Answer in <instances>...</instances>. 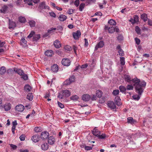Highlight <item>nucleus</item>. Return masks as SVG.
<instances>
[{
	"label": "nucleus",
	"instance_id": "nucleus-64",
	"mask_svg": "<svg viewBox=\"0 0 152 152\" xmlns=\"http://www.w3.org/2000/svg\"><path fill=\"white\" fill-rule=\"evenodd\" d=\"M91 99L92 101L96 100L97 99V97L95 95H94L91 97Z\"/></svg>",
	"mask_w": 152,
	"mask_h": 152
},
{
	"label": "nucleus",
	"instance_id": "nucleus-2",
	"mask_svg": "<svg viewBox=\"0 0 152 152\" xmlns=\"http://www.w3.org/2000/svg\"><path fill=\"white\" fill-rule=\"evenodd\" d=\"M49 134L46 131H44L42 132L41 134V139L43 140L47 139L49 136Z\"/></svg>",
	"mask_w": 152,
	"mask_h": 152
},
{
	"label": "nucleus",
	"instance_id": "nucleus-60",
	"mask_svg": "<svg viewBox=\"0 0 152 152\" xmlns=\"http://www.w3.org/2000/svg\"><path fill=\"white\" fill-rule=\"evenodd\" d=\"M72 47H73V49L74 53L76 54H77L76 50H77V47L76 46H75V45H73Z\"/></svg>",
	"mask_w": 152,
	"mask_h": 152
},
{
	"label": "nucleus",
	"instance_id": "nucleus-56",
	"mask_svg": "<svg viewBox=\"0 0 152 152\" xmlns=\"http://www.w3.org/2000/svg\"><path fill=\"white\" fill-rule=\"evenodd\" d=\"M10 146L12 148L13 150H15L17 148V146L15 145L12 144H10Z\"/></svg>",
	"mask_w": 152,
	"mask_h": 152
},
{
	"label": "nucleus",
	"instance_id": "nucleus-8",
	"mask_svg": "<svg viewBox=\"0 0 152 152\" xmlns=\"http://www.w3.org/2000/svg\"><path fill=\"white\" fill-rule=\"evenodd\" d=\"M55 142V139L53 136H51L48 137V142L50 145L54 144Z\"/></svg>",
	"mask_w": 152,
	"mask_h": 152
},
{
	"label": "nucleus",
	"instance_id": "nucleus-26",
	"mask_svg": "<svg viewBox=\"0 0 152 152\" xmlns=\"http://www.w3.org/2000/svg\"><path fill=\"white\" fill-rule=\"evenodd\" d=\"M66 19L67 17L63 15H61L58 17L59 20L61 21H64L66 20Z\"/></svg>",
	"mask_w": 152,
	"mask_h": 152
},
{
	"label": "nucleus",
	"instance_id": "nucleus-37",
	"mask_svg": "<svg viewBox=\"0 0 152 152\" xmlns=\"http://www.w3.org/2000/svg\"><path fill=\"white\" fill-rule=\"evenodd\" d=\"M108 31L110 33H113L115 31V28L113 26L109 27L108 28Z\"/></svg>",
	"mask_w": 152,
	"mask_h": 152
},
{
	"label": "nucleus",
	"instance_id": "nucleus-42",
	"mask_svg": "<svg viewBox=\"0 0 152 152\" xmlns=\"http://www.w3.org/2000/svg\"><path fill=\"white\" fill-rule=\"evenodd\" d=\"M79 98L78 96L76 95L72 96L70 97V99L73 100H77Z\"/></svg>",
	"mask_w": 152,
	"mask_h": 152
},
{
	"label": "nucleus",
	"instance_id": "nucleus-46",
	"mask_svg": "<svg viewBox=\"0 0 152 152\" xmlns=\"http://www.w3.org/2000/svg\"><path fill=\"white\" fill-rule=\"evenodd\" d=\"M138 17L137 15H135L134 20L132 22V23H134L138 21Z\"/></svg>",
	"mask_w": 152,
	"mask_h": 152
},
{
	"label": "nucleus",
	"instance_id": "nucleus-15",
	"mask_svg": "<svg viewBox=\"0 0 152 152\" xmlns=\"http://www.w3.org/2000/svg\"><path fill=\"white\" fill-rule=\"evenodd\" d=\"M80 35L81 32L79 31H77L76 32L73 33V36L75 39H78L80 37Z\"/></svg>",
	"mask_w": 152,
	"mask_h": 152
},
{
	"label": "nucleus",
	"instance_id": "nucleus-57",
	"mask_svg": "<svg viewBox=\"0 0 152 152\" xmlns=\"http://www.w3.org/2000/svg\"><path fill=\"white\" fill-rule=\"evenodd\" d=\"M41 130V128L39 127H36L34 129V131L36 132H40Z\"/></svg>",
	"mask_w": 152,
	"mask_h": 152
},
{
	"label": "nucleus",
	"instance_id": "nucleus-28",
	"mask_svg": "<svg viewBox=\"0 0 152 152\" xmlns=\"http://www.w3.org/2000/svg\"><path fill=\"white\" fill-rule=\"evenodd\" d=\"M24 89L26 91L29 92L31 89V87L28 85H26L24 86Z\"/></svg>",
	"mask_w": 152,
	"mask_h": 152
},
{
	"label": "nucleus",
	"instance_id": "nucleus-14",
	"mask_svg": "<svg viewBox=\"0 0 152 152\" xmlns=\"http://www.w3.org/2000/svg\"><path fill=\"white\" fill-rule=\"evenodd\" d=\"M62 94H63L64 96L68 97L71 95V92L69 90H65L62 91Z\"/></svg>",
	"mask_w": 152,
	"mask_h": 152
},
{
	"label": "nucleus",
	"instance_id": "nucleus-5",
	"mask_svg": "<svg viewBox=\"0 0 152 152\" xmlns=\"http://www.w3.org/2000/svg\"><path fill=\"white\" fill-rule=\"evenodd\" d=\"M39 8L40 9H47L49 10V7L46 5L45 2L44 1L40 3L39 5Z\"/></svg>",
	"mask_w": 152,
	"mask_h": 152
},
{
	"label": "nucleus",
	"instance_id": "nucleus-41",
	"mask_svg": "<svg viewBox=\"0 0 152 152\" xmlns=\"http://www.w3.org/2000/svg\"><path fill=\"white\" fill-rule=\"evenodd\" d=\"M125 80L128 82H129L131 81H132L130 76L128 75H126L125 76Z\"/></svg>",
	"mask_w": 152,
	"mask_h": 152
},
{
	"label": "nucleus",
	"instance_id": "nucleus-12",
	"mask_svg": "<svg viewBox=\"0 0 152 152\" xmlns=\"http://www.w3.org/2000/svg\"><path fill=\"white\" fill-rule=\"evenodd\" d=\"M92 132L93 135L96 137H98L100 134V132L95 127L92 131Z\"/></svg>",
	"mask_w": 152,
	"mask_h": 152
},
{
	"label": "nucleus",
	"instance_id": "nucleus-27",
	"mask_svg": "<svg viewBox=\"0 0 152 152\" xmlns=\"http://www.w3.org/2000/svg\"><path fill=\"white\" fill-rule=\"evenodd\" d=\"M9 28H14L15 27L16 24L14 22L11 21L10 20H9Z\"/></svg>",
	"mask_w": 152,
	"mask_h": 152
},
{
	"label": "nucleus",
	"instance_id": "nucleus-63",
	"mask_svg": "<svg viewBox=\"0 0 152 152\" xmlns=\"http://www.w3.org/2000/svg\"><path fill=\"white\" fill-rule=\"evenodd\" d=\"M135 41L136 42V43L137 44V45H139L140 43V39L137 38H135Z\"/></svg>",
	"mask_w": 152,
	"mask_h": 152
},
{
	"label": "nucleus",
	"instance_id": "nucleus-22",
	"mask_svg": "<svg viewBox=\"0 0 152 152\" xmlns=\"http://www.w3.org/2000/svg\"><path fill=\"white\" fill-rule=\"evenodd\" d=\"M4 108L6 111L10 110L11 108V104L10 103H7L4 105Z\"/></svg>",
	"mask_w": 152,
	"mask_h": 152
},
{
	"label": "nucleus",
	"instance_id": "nucleus-11",
	"mask_svg": "<svg viewBox=\"0 0 152 152\" xmlns=\"http://www.w3.org/2000/svg\"><path fill=\"white\" fill-rule=\"evenodd\" d=\"M115 102L116 104L118 106L121 105L122 103L121 102V99L119 96H116L115 98Z\"/></svg>",
	"mask_w": 152,
	"mask_h": 152
},
{
	"label": "nucleus",
	"instance_id": "nucleus-47",
	"mask_svg": "<svg viewBox=\"0 0 152 152\" xmlns=\"http://www.w3.org/2000/svg\"><path fill=\"white\" fill-rule=\"evenodd\" d=\"M119 91L118 90H114L113 92V94L114 96H116L118 94Z\"/></svg>",
	"mask_w": 152,
	"mask_h": 152
},
{
	"label": "nucleus",
	"instance_id": "nucleus-29",
	"mask_svg": "<svg viewBox=\"0 0 152 152\" xmlns=\"http://www.w3.org/2000/svg\"><path fill=\"white\" fill-rule=\"evenodd\" d=\"M102 92L99 90H97L96 91V96L98 98L101 97L102 96Z\"/></svg>",
	"mask_w": 152,
	"mask_h": 152
},
{
	"label": "nucleus",
	"instance_id": "nucleus-55",
	"mask_svg": "<svg viewBox=\"0 0 152 152\" xmlns=\"http://www.w3.org/2000/svg\"><path fill=\"white\" fill-rule=\"evenodd\" d=\"M21 41L22 42H23V44L25 45V46H27V41L25 40V39L24 38H22L21 39Z\"/></svg>",
	"mask_w": 152,
	"mask_h": 152
},
{
	"label": "nucleus",
	"instance_id": "nucleus-34",
	"mask_svg": "<svg viewBox=\"0 0 152 152\" xmlns=\"http://www.w3.org/2000/svg\"><path fill=\"white\" fill-rule=\"evenodd\" d=\"M6 71V69L5 67L2 66L0 68V74L2 75Z\"/></svg>",
	"mask_w": 152,
	"mask_h": 152
},
{
	"label": "nucleus",
	"instance_id": "nucleus-53",
	"mask_svg": "<svg viewBox=\"0 0 152 152\" xmlns=\"http://www.w3.org/2000/svg\"><path fill=\"white\" fill-rule=\"evenodd\" d=\"M74 4L77 7L80 4V1L79 0H76L74 2Z\"/></svg>",
	"mask_w": 152,
	"mask_h": 152
},
{
	"label": "nucleus",
	"instance_id": "nucleus-21",
	"mask_svg": "<svg viewBox=\"0 0 152 152\" xmlns=\"http://www.w3.org/2000/svg\"><path fill=\"white\" fill-rule=\"evenodd\" d=\"M45 55L48 56H52L53 54V52L52 50H49L46 51L45 53Z\"/></svg>",
	"mask_w": 152,
	"mask_h": 152
},
{
	"label": "nucleus",
	"instance_id": "nucleus-3",
	"mask_svg": "<svg viewBox=\"0 0 152 152\" xmlns=\"http://www.w3.org/2000/svg\"><path fill=\"white\" fill-rule=\"evenodd\" d=\"M61 62L63 65L65 66H68L70 65L71 62L69 59L66 58L63 59Z\"/></svg>",
	"mask_w": 152,
	"mask_h": 152
},
{
	"label": "nucleus",
	"instance_id": "nucleus-33",
	"mask_svg": "<svg viewBox=\"0 0 152 152\" xmlns=\"http://www.w3.org/2000/svg\"><path fill=\"white\" fill-rule=\"evenodd\" d=\"M40 38V35L39 34L34 35L33 37V41H37Z\"/></svg>",
	"mask_w": 152,
	"mask_h": 152
},
{
	"label": "nucleus",
	"instance_id": "nucleus-61",
	"mask_svg": "<svg viewBox=\"0 0 152 152\" xmlns=\"http://www.w3.org/2000/svg\"><path fill=\"white\" fill-rule=\"evenodd\" d=\"M50 15L54 18H55L56 17V15L55 13L53 12H50L49 13Z\"/></svg>",
	"mask_w": 152,
	"mask_h": 152
},
{
	"label": "nucleus",
	"instance_id": "nucleus-58",
	"mask_svg": "<svg viewBox=\"0 0 152 152\" xmlns=\"http://www.w3.org/2000/svg\"><path fill=\"white\" fill-rule=\"evenodd\" d=\"M25 136L24 134H22L20 137V139L21 141H23L25 140Z\"/></svg>",
	"mask_w": 152,
	"mask_h": 152
},
{
	"label": "nucleus",
	"instance_id": "nucleus-6",
	"mask_svg": "<svg viewBox=\"0 0 152 152\" xmlns=\"http://www.w3.org/2000/svg\"><path fill=\"white\" fill-rule=\"evenodd\" d=\"M40 137L39 135L37 134H34L33 135L31 138L32 140L35 142H36L39 141Z\"/></svg>",
	"mask_w": 152,
	"mask_h": 152
},
{
	"label": "nucleus",
	"instance_id": "nucleus-50",
	"mask_svg": "<svg viewBox=\"0 0 152 152\" xmlns=\"http://www.w3.org/2000/svg\"><path fill=\"white\" fill-rule=\"evenodd\" d=\"M21 77L25 80H26L28 79V77L27 75L25 74L24 73L22 76Z\"/></svg>",
	"mask_w": 152,
	"mask_h": 152
},
{
	"label": "nucleus",
	"instance_id": "nucleus-36",
	"mask_svg": "<svg viewBox=\"0 0 152 152\" xmlns=\"http://www.w3.org/2000/svg\"><path fill=\"white\" fill-rule=\"evenodd\" d=\"M119 89L121 92H124L126 90V88L122 86H121L119 87Z\"/></svg>",
	"mask_w": 152,
	"mask_h": 152
},
{
	"label": "nucleus",
	"instance_id": "nucleus-49",
	"mask_svg": "<svg viewBox=\"0 0 152 152\" xmlns=\"http://www.w3.org/2000/svg\"><path fill=\"white\" fill-rule=\"evenodd\" d=\"M105 98L104 97H102V98L100 99L99 100V102L100 103H104L105 100Z\"/></svg>",
	"mask_w": 152,
	"mask_h": 152
},
{
	"label": "nucleus",
	"instance_id": "nucleus-9",
	"mask_svg": "<svg viewBox=\"0 0 152 152\" xmlns=\"http://www.w3.org/2000/svg\"><path fill=\"white\" fill-rule=\"evenodd\" d=\"M15 110L18 112H22L24 109V106L22 104H19L16 106L15 107Z\"/></svg>",
	"mask_w": 152,
	"mask_h": 152
},
{
	"label": "nucleus",
	"instance_id": "nucleus-54",
	"mask_svg": "<svg viewBox=\"0 0 152 152\" xmlns=\"http://www.w3.org/2000/svg\"><path fill=\"white\" fill-rule=\"evenodd\" d=\"M140 29L138 26L135 27V31L137 34H139L140 33Z\"/></svg>",
	"mask_w": 152,
	"mask_h": 152
},
{
	"label": "nucleus",
	"instance_id": "nucleus-20",
	"mask_svg": "<svg viewBox=\"0 0 152 152\" xmlns=\"http://www.w3.org/2000/svg\"><path fill=\"white\" fill-rule=\"evenodd\" d=\"M127 121L129 123H130L132 124H133L136 122L135 120L133 119L132 117H130L127 118Z\"/></svg>",
	"mask_w": 152,
	"mask_h": 152
},
{
	"label": "nucleus",
	"instance_id": "nucleus-35",
	"mask_svg": "<svg viewBox=\"0 0 152 152\" xmlns=\"http://www.w3.org/2000/svg\"><path fill=\"white\" fill-rule=\"evenodd\" d=\"M19 21L21 23H25L26 21V20L25 18L20 16L19 18Z\"/></svg>",
	"mask_w": 152,
	"mask_h": 152
},
{
	"label": "nucleus",
	"instance_id": "nucleus-24",
	"mask_svg": "<svg viewBox=\"0 0 152 152\" xmlns=\"http://www.w3.org/2000/svg\"><path fill=\"white\" fill-rule=\"evenodd\" d=\"M141 18L144 22H146L148 20L147 15L145 13L141 15Z\"/></svg>",
	"mask_w": 152,
	"mask_h": 152
},
{
	"label": "nucleus",
	"instance_id": "nucleus-40",
	"mask_svg": "<svg viewBox=\"0 0 152 152\" xmlns=\"http://www.w3.org/2000/svg\"><path fill=\"white\" fill-rule=\"evenodd\" d=\"M29 24L31 27H34L35 25V22L33 20H30L28 22Z\"/></svg>",
	"mask_w": 152,
	"mask_h": 152
},
{
	"label": "nucleus",
	"instance_id": "nucleus-1",
	"mask_svg": "<svg viewBox=\"0 0 152 152\" xmlns=\"http://www.w3.org/2000/svg\"><path fill=\"white\" fill-rule=\"evenodd\" d=\"M132 81L134 83L136 92L141 94L143 91L146 85V83L144 81H140L139 79L136 77L132 79Z\"/></svg>",
	"mask_w": 152,
	"mask_h": 152
},
{
	"label": "nucleus",
	"instance_id": "nucleus-52",
	"mask_svg": "<svg viewBox=\"0 0 152 152\" xmlns=\"http://www.w3.org/2000/svg\"><path fill=\"white\" fill-rule=\"evenodd\" d=\"M92 147L91 146H86L85 147V149L87 151H89L92 150Z\"/></svg>",
	"mask_w": 152,
	"mask_h": 152
},
{
	"label": "nucleus",
	"instance_id": "nucleus-13",
	"mask_svg": "<svg viewBox=\"0 0 152 152\" xmlns=\"http://www.w3.org/2000/svg\"><path fill=\"white\" fill-rule=\"evenodd\" d=\"M58 69V66L57 64H54L51 66V70L53 72H57Z\"/></svg>",
	"mask_w": 152,
	"mask_h": 152
},
{
	"label": "nucleus",
	"instance_id": "nucleus-62",
	"mask_svg": "<svg viewBox=\"0 0 152 152\" xmlns=\"http://www.w3.org/2000/svg\"><path fill=\"white\" fill-rule=\"evenodd\" d=\"M64 96L63 94H62V92L60 93L58 96V97L61 99L63 98Z\"/></svg>",
	"mask_w": 152,
	"mask_h": 152
},
{
	"label": "nucleus",
	"instance_id": "nucleus-30",
	"mask_svg": "<svg viewBox=\"0 0 152 152\" xmlns=\"http://www.w3.org/2000/svg\"><path fill=\"white\" fill-rule=\"evenodd\" d=\"M116 24L115 21L113 19L110 20L108 22V26H113L115 25Z\"/></svg>",
	"mask_w": 152,
	"mask_h": 152
},
{
	"label": "nucleus",
	"instance_id": "nucleus-17",
	"mask_svg": "<svg viewBox=\"0 0 152 152\" xmlns=\"http://www.w3.org/2000/svg\"><path fill=\"white\" fill-rule=\"evenodd\" d=\"M48 145L46 142H44L41 146V148L43 151H46L48 148Z\"/></svg>",
	"mask_w": 152,
	"mask_h": 152
},
{
	"label": "nucleus",
	"instance_id": "nucleus-18",
	"mask_svg": "<svg viewBox=\"0 0 152 152\" xmlns=\"http://www.w3.org/2000/svg\"><path fill=\"white\" fill-rule=\"evenodd\" d=\"M116 49L118 50V52L120 56H123L124 54V51L122 50L121 49V46L120 45L117 46L116 47Z\"/></svg>",
	"mask_w": 152,
	"mask_h": 152
},
{
	"label": "nucleus",
	"instance_id": "nucleus-10",
	"mask_svg": "<svg viewBox=\"0 0 152 152\" xmlns=\"http://www.w3.org/2000/svg\"><path fill=\"white\" fill-rule=\"evenodd\" d=\"M104 45V42L102 41H100L98 44L96 45L95 48V50H97L99 48H101Z\"/></svg>",
	"mask_w": 152,
	"mask_h": 152
},
{
	"label": "nucleus",
	"instance_id": "nucleus-4",
	"mask_svg": "<svg viewBox=\"0 0 152 152\" xmlns=\"http://www.w3.org/2000/svg\"><path fill=\"white\" fill-rule=\"evenodd\" d=\"M75 80V77L74 76H72L70 77L68 80H67L64 83L66 85H69L72 82H73Z\"/></svg>",
	"mask_w": 152,
	"mask_h": 152
},
{
	"label": "nucleus",
	"instance_id": "nucleus-48",
	"mask_svg": "<svg viewBox=\"0 0 152 152\" xmlns=\"http://www.w3.org/2000/svg\"><path fill=\"white\" fill-rule=\"evenodd\" d=\"M126 90H132L133 89V87L130 85H128L126 86Z\"/></svg>",
	"mask_w": 152,
	"mask_h": 152
},
{
	"label": "nucleus",
	"instance_id": "nucleus-32",
	"mask_svg": "<svg viewBox=\"0 0 152 152\" xmlns=\"http://www.w3.org/2000/svg\"><path fill=\"white\" fill-rule=\"evenodd\" d=\"M33 96L32 93H29L27 96V99L30 101H32L33 99Z\"/></svg>",
	"mask_w": 152,
	"mask_h": 152
},
{
	"label": "nucleus",
	"instance_id": "nucleus-51",
	"mask_svg": "<svg viewBox=\"0 0 152 152\" xmlns=\"http://www.w3.org/2000/svg\"><path fill=\"white\" fill-rule=\"evenodd\" d=\"M99 138L103 139L104 138L106 137V135L104 134H102V135H100L99 134V136L98 137Z\"/></svg>",
	"mask_w": 152,
	"mask_h": 152
},
{
	"label": "nucleus",
	"instance_id": "nucleus-31",
	"mask_svg": "<svg viewBox=\"0 0 152 152\" xmlns=\"http://www.w3.org/2000/svg\"><path fill=\"white\" fill-rule=\"evenodd\" d=\"M142 93L141 94H138V95H135L132 96V98L134 100L138 101V100L140 98V97L141 95H142Z\"/></svg>",
	"mask_w": 152,
	"mask_h": 152
},
{
	"label": "nucleus",
	"instance_id": "nucleus-39",
	"mask_svg": "<svg viewBox=\"0 0 152 152\" xmlns=\"http://www.w3.org/2000/svg\"><path fill=\"white\" fill-rule=\"evenodd\" d=\"M23 1L25 3L29 5H32V0H24Z\"/></svg>",
	"mask_w": 152,
	"mask_h": 152
},
{
	"label": "nucleus",
	"instance_id": "nucleus-23",
	"mask_svg": "<svg viewBox=\"0 0 152 152\" xmlns=\"http://www.w3.org/2000/svg\"><path fill=\"white\" fill-rule=\"evenodd\" d=\"M55 47L56 48H59L61 47L60 43L59 41L56 40L54 42Z\"/></svg>",
	"mask_w": 152,
	"mask_h": 152
},
{
	"label": "nucleus",
	"instance_id": "nucleus-38",
	"mask_svg": "<svg viewBox=\"0 0 152 152\" xmlns=\"http://www.w3.org/2000/svg\"><path fill=\"white\" fill-rule=\"evenodd\" d=\"M85 6V4L84 3H81V4L79 6V10L80 11L82 12L83 9H84Z\"/></svg>",
	"mask_w": 152,
	"mask_h": 152
},
{
	"label": "nucleus",
	"instance_id": "nucleus-45",
	"mask_svg": "<svg viewBox=\"0 0 152 152\" xmlns=\"http://www.w3.org/2000/svg\"><path fill=\"white\" fill-rule=\"evenodd\" d=\"M35 34V32L34 31H31L29 34L27 38L30 39Z\"/></svg>",
	"mask_w": 152,
	"mask_h": 152
},
{
	"label": "nucleus",
	"instance_id": "nucleus-7",
	"mask_svg": "<svg viewBox=\"0 0 152 152\" xmlns=\"http://www.w3.org/2000/svg\"><path fill=\"white\" fill-rule=\"evenodd\" d=\"M91 98L90 96L88 94H84L82 96V99L85 102L89 101Z\"/></svg>",
	"mask_w": 152,
	"mask_h": 152
},
{
	"label": "nucleus",
	"instance_id": "nucleus-25",
	"mask_svg": "<svg viewBox=\"0 0 152 152\" xmlns=\"http://www.w3.org/2000/svg\"><path fill=\"white\" fill-rule=\"evenodd\" d=\"M8 7L6 5L4 6L0 10V12L4 13L7 10Z\"/></svg>",
	"mask_w": 152,
	"mask_h": 152
},
{
	"label": "nucleus",
	"instance_id": "nucleus-43",
	"mask_svg": "<svg viewBox=\"0 0 152 152\" xmlns=\"http://www.w3.org/2000/svg\"><path fill=\"white\" fill-rule=\"evenodd\" d=\"M64 49L66 50L69 51H71L72 50L71 47L69 45H66L64 47Z\"/></svg>",
	"mask_w": 152,
	"mask_h": 152
},
{
	"label": "nucleus",
	"instance_id": "nucleus-19",
	"mask_svg": "<svg viewBox=\"0 0 152 152\" xmlns=\"http://www.w3.org/2000/svg\"><path fill=\"white\" fill-rule=\"evenodd\" d=\"M14 71L20 76H22L24 74L23 71L20 69L15 68Z\"/></svg>",
	"mask_w": 152,
	"mask_h": 152
},
{
	"label": "nucleus",
	"instance_id": "nucleus-16",
	"mask_svg": "<svg viewBox=\"0 0 152 152\" xmlns=\"http://www.w3.org/2000/svg\"><path fill=\"white\" fill-rule=\"evenodd\" d=\"M108 106L110 108L114 109L116 108V106L113 102H109L107 104Z\"/></svg>",
	"mask_w": 152,
	"mask_h": 152
},
{
	"label": "nucleus",
	"instance_id": "nucleus-44",
	"mask_svg": "<svg viewBox=\"0 0 152 152\" xmlns=\"http://www.w3.org/2000/svg\"><path fill=\"white\" fill-rule=\"evenodd\" d=\"M120 61L121 62V64L122 65L125 64V58L124 57H121L120 58Z\"/></svg>",
	"mask_w": 152,
	"mask_h": 152
},
{
	"label": "nucleus",
	"instance_id": "nucleus-59",
	"mask_svg": "<svg viewBox=\"0 0 152 152\" xmlns=\"http://www.w3.org/2000/svg\"><path fill=\"white\" fill-rule=\"evenodd\" d=\"M21 3V1L20 0H17L15 3V5L17 6H19Z\"/></svg>",
	"mask_w": 152,
	"mask_h": 152
}]
</instances>
